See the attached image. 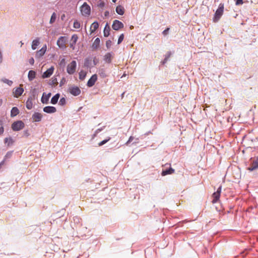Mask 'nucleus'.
Here are the masks:
<instances>
[{"instance_id": "c03bdc74", "label": "nucleus", "mask_w": 258, "mask_h": 258, "mask_svg": "<svg viewBox=\"0 0 258 258\" xmlns=\"http://www.w3.org/2000/svg\"><path fill=\"white\" fill-rule=\"evenodd\" d=\"M65 82V80L64 78H63L62 79V80L60 81V86H62L63 84H64V82Z\"/></svg>"}, {"instance_id": "37998d69", "label": "nucleus", "mask_w": 258, "mask_h": 258, "mask_svg": "<svg viewBox=\"0 0 258 258\" xmlns=\"http://www.w3.org/2000/svg\"><path fill=\"white\" fill-rule=\"evenodd\" d=\"M134 139V137L132 136H131L128 140V141L126 142V144H128L130 142H132Z\"/></svg>"}, {"instance_id": "f257e3e1", "label": "nucleus", "mask_w": 258, "mask_h": 258, "mask_svg": "<svg viewBox=\"0 0 258 258\" xmlns=\"http://www.w3.org/2000/svg\"><path fill=\"white\" fill-rule=\"evenodd\" d=\"M224 10V4L221 3L215 13L214 17L213 18V21L214 22H217L220 20L221 16L223 14Z\"/></svg>"}, {"instance_id": "2f4dec72", "label": "nucleus", "mask_w": 258, "mask_h": 258, "mask_svg": "<svg viewBox=\"0 0 258 258\" xmlns=\"http://www.w3.org/2000/svg\"><path fill=\"white\" fill-rule=\"evenodd\" d=\"M56 18V15L55 13H53L51 16V18L50 20V23L52 24V23H54L55 21Z\"/></svg>"}, {"instance_id": "423d86ee", "label": "nucleus", "mask_w": 258, "mask_h": 258, "mask_svg": "<svg viewBox=\"0 0 258 258\" xmlns=\"http://www.w3.org/2000/svg\"><path fill=\"white\" fill-rule=\"evenodd\" d=\"M112 27L115 30H118L123 27V24L121 22L115 20L113 22Z\"/></svg>"}, {"instance_id": "a18cd8bd", "label": "nucleus", "mask_w": 258, "mask_h": 258, "mask_svg": "<svg viewBox=\"0 0 258 258\" xmlns=\"http://www.w3.org/2000/svg\"><path fill=\"white\" fill-rule=\"evenodd\" d=\"M109 14V12L108 11H106L105 12V16H107V15H108Z\"/></svg>"}, {"instance_id": "393cba45", "label": "nucleus", "mask_w": 258, "mask_h": 258, "mask_svg": "<svg viewBox=\"0 0 258 258\" xmlns=\"http://www.w3.org/2000/svg\"><path fill=\"white\" fill-rule=\"evenodd\" d=\"M36 76V72L34 71H30L28 73V77L29 81H32Z\"/></svg>"}, {"instance_id": "603ef678", "label": "nucleus", "mask_w": 258, "mask_h": 258, "mask_svg": "<svg viewBox=\"0 0 258 258\" xmlns=\"http://www.w3.org/2000/svg\"><path fill=\"white\" fill-rule=\"evenodd\" d=\"M103 5H104L103 3L102 4H101V6H103Z\"/></svg>"}, {"instance_id": "f03ea898", "label": "nucleus", "mask_w": 258, "mask_h": 258, "mask_svg": "<svg viewBox=\"0 0 258 258\" xmlns=\"http://www.w3.org/2000/svg\"><path fill=\"white\" fill-rule=\"evenodd\" d=\"M81 12L82 15L84 16H89L91 13L90 7L87 4L84 3L81 7Z\"/></svg>"}, {"instance_id": "dca6fc26", "label": "nucleus", "mask_w": 258, "mask_h": 258, "mask_svg": "<svg viewBox=\"0 0 258 258\" xmlns=\"http://www.w3.org/2000/svg\"><path fill=\"white\" fill-rule=\"evenodd\" d=\"M42 115L39 112H35L32 115V118L34 121L39 122L41 121Z\"/></svg>"}, {"instance_id": "8fccbe9b", "label": "nucleus", "mask_w": 258, "mask_h": 258, "mask_svg": "<svg viewBox=\"0 0 258 258\" xmlns=\"http://www.w3.org/2000/svg\"><path fill=\"white\" fill-rule=\"evenodd\" d=\"M124 94V92H123L122 94V97H123V95Z\"/></svg>"}, {"instance_id": "bb28decb", "label": "nucleus", "mask_w": 258, "mask_h": 258, "mask_svg": "<svg viewBox=\"0 0 258 258\" xmlns=\"http://www.w3.org/2000/svg\"><path fill=\"white\" fill-rule=\"evenodd\" d=\"M59 94L58 93L55 94L51 99V103L53 104H55L59 99Z\"/></svg>"}, {"instance_id": "9b49d317", "label": "nucleus", "mask_w": 258, "mask_h": 258, "mask_svg": "<svg viewBox=\"0 0 258 258\" xmlns=\"http://www.w3.org/2000/svg\"><path fill=\"white\" fill-rule=\"evenodd\" d=\"M46 45H45L42 47V48L40 50L37 51L35 55L36 58H40L41 56H42L45 53L46 51Z\"/></svg>"}, {"instance_id": "a19ab883", "label": "nucleus", "mask_w": 258, "mask_h": 258, "mask_svg": "<svg viewBox=\"0 0 258 258\" xmlns=\"http://www.w3.org/2000/svg\"><path fill=\"white\" fill-rule=\"evenodd\" d=\"M243 3V0H236V5H242Z\"/></svg>"}, {"instance_id": "6ab92c4d", "label": "nucleus", "mask_w": 258, "mask_h": 258, "mask_svg": "<svg viewBox=\"0 0 258 258\" xmlns=\"http://www.w3.org/2000/svg\"><path fill=\"white\" fill-rule=\"evenodd\" d=\"M112 58V54L110 53H107L104 56V60L107 63H110L111 61V59Z\"/></svg>"}, {"instance_id": "c9c22d12", "label": "nucleus", "mask_w": 258, "mask_h": 258, "mask_svg": "<svg viewBox=\"0 0 258 258\" xmlns=\"http://www.w3.org/2000/svg\"><path fill=\"white\" fill-rule=\"evenodd\" d=\"M66 99L62 97L59 100V104L60 105H63L66 104Z\"/></svg>"}, {"instance_id": "4c0bfd02", "label": "nucleus", "mask_w": 258, "mask_h": 258, "mask_svg": "<svg viewBox=\"0 0 258 258\" xmlns=\"http://www.w3.org/2000/svg\"><path fill=\"white\" fill-rule=\"evenodd\" d=\"M109 140H110V138H109L107 140H104L100 142V143H98V146H101L103 145L104 144L106 143Z\"/></svg>"}, {"instance_id": "cd10ccee", "label": "nucleus", "mask_w": 258, "mask_h": 258, "mask_svg": "<svg viewBox=\"0 0 258 258\" xmlns=\"http://www.w3.org/2000/svg\"><path fill=\"white\" fill-rule=\"evenodd\" d=\"M100 44V39L99 38H97L95 39L94 43L92 44V48L93 49H96L99 45Z\"/></svg>"}, {"instance_id": "a211bd4d", "label": "nucleus", "mask_w": 258, "mask_h": 258, "mask_svg": "<svg viewBox=\"0 0 258 258\" xmlns=\"http://www.w3.org/2000/svg\"><path fill=\"white\" fill-rule=\"evenodd\" d=\"M23 92H24V89L23 88L19 87V88H16L14 92L15 96L17 98L19 97L22 94Z\"/></svg>"}, {"instance_id": "3c124183", "label": "nucleus", "mask_w": 258, "mask_h": 258, "mask_svg": "<svg viewBox=\"0 0 258 258\" xmlns=\"http://www.w3.org/2000/svg\"><path fill=\"white\" fill-rule=\"evenodd\" d=\"M2 103V100H0V104Z\"/></svg>"}, {"instance_id": "5701e85b", "label": "nucleus", "mask_w": 258, "mask_h": 258, "mask_svg": "<svg viewBox=\"0 0 258 258\" xmlns=\"http://www.w3.org/2000/svg\"><path fill=\"white\" fill-rule=\"evenodd\" d=\"M98 74L100 76V77L102 78H104L107 77V73L105 69H99L98 71Z\"/></svg>"}, {"instance_id": "f8f14e48", "label": "nucleus", "mask_w": 258, "mask_h": 258, "mask_svg": "<svg viewBox=\"0 0 258 258\" xmlns=\"http://www.w3.org/2000/svg\"><path fill=\"white\" fill-rule=\"evenodd\" d=\"M34 100V96H30L26 102V106L28 109H31L33 106V101Z\"/></svg>"}, {"instance_id": "4468645a", "label": "nucleus", "mask_w": 258, "mask_h": 258, "mask_svg": "<svg viewBox=\"0 0 258 258\" xmlns=\"http://www.w3.org/2000/svg\"><path fill=\"white\" fill-rule=\"evenodd\" d=\"M43 111L47 113H52L56 111V109L53 106H46L43 108Z\"/></svg>"}, {"instance_id": "79ce46f5", "label": "nucleus", "mask_w": 258, "mask_h": 258, "mask_svg": "<svg viewBox=\"0 0 258 258\" xmlns=\"http://www.w3.org/2000/svg\"><path fill=\"white\" fill-rule=\"evenodd\" d=\"M29 62L31 64L33 65L34 63V60L33 58L31 57L30 59H29Z\"/></svg>"}, {"instance_id": "9d476101", "label": "nucleus", "mask_w": 258, "mask_h": 258, "mask_svg": "<svg viewBox=\"0 0 258 258\" xmlns=\"http://www.w3.org/2000/svg\"><path fill=\"white\" fill-rule=\"evenodd\" d=\"M97 80V75L94 74L92 76L87 82V86L89 87H92Z\"/></svg>"}, {"instance_id": "09e8293b", "label": "nucleus", "mask_w": 258, "mask_h": 258, "mask_svg": "<svg viewBox=\"0 0 258 258\" xmlns=\"http://www.w3.org/2000/svg\"><path fill=\"white\" fill-rule=\"evenodd\" d=\"M113 2L115 3L117 0H112Z\"/></svg>"}, {"instance_id": "6e6552de", "label": "nucleus", "mask_w": 258, "mask_h": 258, "mask_svg": "<svg viewBox=\"0 0 258 258\" xmlns=\"http://www.w3.org/2000/svg\"><path fill=\"white\" fill-rule=\"evenodd\" d=\"M66 39L64 37H60L57 41V45L59 48H63L66 47Z\"/></svg>"}, {"instance_id": "7ed1b4c3", "label": "nucleus", "mask_w": 258, "mask_h": 258, "mask_svg": "<svg viewBox=\"0 0 258 258\" xmlns=\"http://www.w3.org/2000/svg\"><path fill=\"white\" fill-rule=\"evenodd\" d=\"M24 126V123L21 120L15 121L12 124V128L14 131H19L22 130Z\"/></svg>"}, {"instance_id": "a878e982", "label": "nucleus", "mask_w": 258, "mask_h": 258, "mask_svg": "<svg viewBox=\"0 0 258 258\" xmlns=\"http://www.w3.org/2000/svg\"><path fill=\"white\" fill-rule=\"evenodd\" d=\"M39 40L38 38H36V39L32 41V48L33 50H35L36 49L37 46L39 44Z\"/></svg>"}, {"instance_id": "c756f323", "label": "nucleus", "mask_w": 258, "mask_h": 258, "mask_svg": "<svg viewBox=\"0 0 258 258\" xmlns=\"http://www.w3.org/2000/svg\"><path fill=\"white\" fill-rule=\"evenodd\" d=\"M87 73L85 71L82 70L79 72V79L81 80H83L86 76Z\"/></svg>"}, {"instance_id": "412c9836", "label": "nucleus", "mask_w": 258, "mask_h": 258, "mask_svg": "<svg viewBox=\"0 0 258 258\" xmlns=\"http://www.w3.org/2000/svg\"><path fill=\"white\" fill-rule=\"evenodd\" d=\"M116 12L118 14L122 15L124 13V9L121 6H118L116 8Z\"/></svg>"}, {"instance_id": "72a5a7b5", "label": "nucleus", "mask_w": 258, "mask_h": 258, "mask_svg": "<svg viewBox=\"0 0 258 258\" xmlns=\"http://www.w3.org/2000/svg\"><path fill=\"white\" fill-rule=\"evenodd\" d=\"M4 132V129L3 127V121L0 120V136L2 135Z\"/></svg>"}, {"instance_id": "b1692460", "label": "nucleus", "mask_w": 258, "mask_h": 258, "mask_svg": "<svg viewBox=\"0 0 258 258\" xmlns=\"http://www.w3.org/2000/svg\"><path fill=\"white\" fill-rule=\"evenodd\" d=\"M110 27L108 24H106L104 29V36L105 37H108L109 35Z\"/></svg>"}, {"instance_id": "864d4df0", "label": "nucleus", "mask_w": 258, "mask_h": 258, "mask_svg": "<svg viewBox=\"0 0 258 258\" xmlns=\"http://www.w3.org/2000/svg\"><path fill=\"white\" fill-rule=\"evenodd\" d=\"M103 5H104L103 3L102 4H101V6H103Z\"/></svg>"}, {"instance_id": "ddd939ff", "label": "nucleus", "mask_w": 258, "mask_h": 258, "mask_svg": "<svg viewBox=\"0 0 258 258\" xmlns=\"http://www.w3.org/2000/svg\"><path fill=\"white\" fill-rule=\"evenodd\" d=\"M78 37L77 34H74L72 35L70 46L73 48V49H75V45L78 40Z\"/></svg>"}, {"instance_id": "5fc2aeb1", "label": "nucleus", "mask_w": 258, "mask_h": 258, "mask_svg": "<svg viewBox=\"0 0 258 258\" xmlns=\"http://www.w3.org/2000/svg\"><path fill=\"white\" fill-rule=\"evenodd\" d=\"M62 61H64V59H63L62 60Z\"/></svg>"}, {"instance_id": "aec40b11", "label": "nucleus", "mask_w": 258, "mask_h": 258, "mask_svg": "<svg viewBox=\"0 0 258 258\" xmlns=\"http://www.w3.org/2000/svg\"><path fill=\"white\" fill-rule=\"evenodd\" d=\"M174 171H175L174 169L170 167L168 170H163L162 172L161 175L162 176H165L167 174H171L173 173L174 172Z\"/></svg>"}, {"instance_id": "2eb2a0df", "label": "nucleus", "mask_w": 258, "mask_h": 258, "mask_svg": "<svg viewBox=\"0 0 258 258\" xmlns=\"http://www.w3.org/2000/svg\"><path fill=\"white\" fill-rule=\"evenodd\" d=\"M51 93H49L47 94H46L45 93L43 94L42 97L41 98V102L43 104H47L48 102L49 99L51 96Z\"/></svg>"}, {"instance_id": "39448f33", "label": "nucleus", "mask_w": 258, "mask_h": 258, "mask_svg": "<svg viewBox=\"0 0 258 258\" xmlns=\"http://www.w3.org/2000/svg\"><path fill=\"white\" fill-rule=\"evenodd\" d=\"M221 192V186H219L217 189V191L213 194L212 195V203L214 204L218 202L220 198V194Z\"/></svg>"}, {"instance_id": "20e7f679", "label": "nucleus", "mask_w": 258, "mask_h": 258, "mask_svg": "<svg viewBox=\"0 0 258 258\" xmlns=\"http://www.w3.org/2000/svg\"><path fill=\"white\" fill-rule=\"evenodd\" d=\"M77 67V62L75 60H73L67 66V72L70 75H73L76 72Z\"/></svg>"}, {"instance_id": "f704fd0d", "label": "nucleus", "mask_w": 258, "mask_h": 258, "mask_svg": "<svg viewBox=\"0 0 258 258\" xmlns=\"http://www.w3.org/2000/svg\"><path fill=\"white\" fill-rule=\"evenodd\" d=\"M171 55V52H167V53L166 55L165 58H164V59L163 61V63H165L167 61L168 59L170 57Z\"/></svg>"}, {"instance_id": "58836bf2", "label": "nucleus", "mask_w": 258, "mask_h": 258, "mask_svg": "<svg viewBox=\"0 0 258 258\" xmlns=\"http://www.w3.org/2000/svg\"><path fill=\"white\" fill-rule=\"evenodd\" d=\"M112 44V42L110 40H107L106 42V46L108 48L110 47Z\"/></svg>"}, {"instance_id": "e433bc0d", "label": "nucleus", "mask_w": 258, "mask_h": 258, "mask_svg": "<svg viewBox=\"0 0 258 258\" xmlns=\"http://www.w3.org/2000/svg\"><path fill=\"white\" fill-rule=\"evenodd\" d=\"M123 38H124V35L123 34H121L118 38L117 43L118 44H120L123 41Z\"/></svg>"}, {"instance_id": "c85d7f7f", "label": "nucleus", "mask_w": 258, "mask_h": 258, "mask_svg": "<svg viewBox=\"0 0 258 258\" xmlns=\"http://www.w3.org/2000/svg\"><path fill=\"white\" fill-rule=\"evenodd\" d=\"M4 141H5V143L7 144L8 145V146L11 145L14 143V141L11 137L5 138Z\"/></svg>"}, {"instance_id": "f3484780", "label": "nucleus", "mask_w": 258, "mask_h": 258, "mask_svg": "<svg viewBox=\"0 0 258 258\" xmlns=\"http://www.w3.org/2000/svg\"><path fill=\"white\" fill-rule=\"evenodd\" d=\"M98 27L99 24L97 22H93L90 26V31L91 33L94 32L98 28Z\"/></svg>"}, {"instance_id": "7c9ffc66", "label": "nucleus", "mask_w": 258, "mask_h": 258, "mask_svg": "<svg viewBox=\"0 0 258 258\" xmlns=\"http://www.w3.org/2000/svg\"><path fill=\"white\" fill-rule=\"evenodd\" d=\"M58 84L57 80L55 77H52L51 79L50 80L49 85L51 86H56Z\"/></svg>"}, {"instance_id": "ea45409f", "label": "nucleus", "mask_w": 258, "mask_h": 258, "mask_svg": "<svg viewBox=\"0 0 258 258\" xmlns=\"http://www.w3.org/2000/svg\"><path fill=\"white\" fill-rule=\"evenodd\" d=\"M170 28H166L165 30H164L162 32V34L164 35V36H166L168 34V32Z\"/></svg>"}, {"instance_id": "473e14b6", "label": "nucleus", "mask_w": 258, "mask_h": 258, "mask_svg": "<svg viewBox=\"0 0 258 258\" xmlns=\"http://www.w3.org/2000/svg\"><path fill=\"white\" fill-rule=\"evenodd\" d=\"M73 27L74 28L79 29L80 28V23L77 20H76L74 22Z\"/></svg>"}, {"instance_id": "0eeeda50", "label": "nucleus", "mask_w": 258, "mask_h": 258, "mask_svg": "<svg viewBox=\"0 0 258 258\" xmlns=\"http://www.w3.org/2000/svg\"><path fill=\"white\" fill-rule=\"evenodd\" d=\"M69 91L74 96H78L81 93V90L77 86L70 87Z\"/></svg>"}, {"instance_id": "4be33fe9", "label": "nucleus", "mask_w": 258, "mask_h": 258, "mask_svg": "<svg viewBox=\"0 0 258 258\" xmlns=\"http://www.w3.org/2000/svg\"><path fill=\"white\" fill-rule=\"evenodd\" d=\"M19 113V110L16 107H14L12 108L11 111V116L12 117H14L18 115Z\"/></svg>"}, {"instance_id": "49530a36", "label": "nucleus", "mask_w": 258, "mask_h": 258, "mask_svg": "<svg viewBox=\"0 0 258 258\" xmlns=\"http://www.w3.org/2000/svg\"><path fill=\"white\" fill-rule=\"evenodd\" d=\"M65 17V15L63 14L61 16V19H63V18Z\"/></svg>"}, {"instance_id": "1a4fd4ad", "label": "nucleus", "mask_w": 258, "mask_h": 258, "mask_svg": "<svg viewBox=\"0 0 258 258\" xmlns=\"http://www.w3.org/2000/svg\"><path fill=\"white\" fill-rule=\"evenodd\" d=\"M54 71V67H51L49 69H47L45 72L42 74V77L43 78H47L49 77L52 75Z\"/></svg>"}, {"instance_id": "de8ad7c7", "label": "nucleus", "mask_w": 258, "mask_h": 258, "mask_svg": "<svg viewBox=\"0 0 258 258\" xmlns=\"http://www.w3.org/2000/svg\"><path fill=\"white\" fill-rule=\"evenodd\" d=\"M4 161H2V162L0 163V166H1L2 165H3V164H4Z\"/></svg>"}]
</instances>
